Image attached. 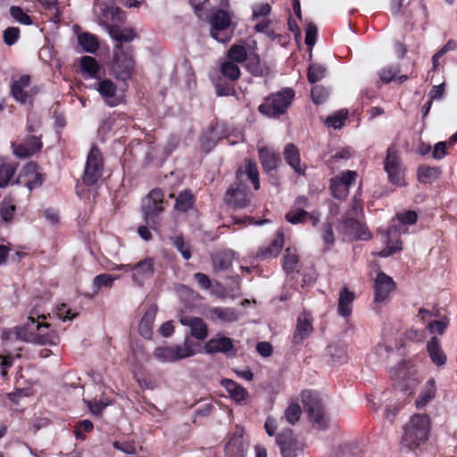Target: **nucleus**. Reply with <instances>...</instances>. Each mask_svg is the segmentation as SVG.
Wrapping results in <instances>:
<instances>
[{
    "mask_svg": "<svg viewBox=\"0 0 457 457\" xmlns=\"http://www.w3.org/2000/svg\"><path fill=\"white\" fill-rule=\"evenodd\" d=\"M220 4L221 8L212 9L209 17L210 36L219 43L227 44L234 35V13L228 10V0H220Z\"/></svg>",
    "mask_w": 457,
    "mask_h": 457,
    "instance_id": "1",
    "label": "nucleus"
},
{
    "mask_svg": "<svg viewBox=\"0 0 457 457\" xmlns=\"http://www.w3.org/2000/svg\"><path fill=\"white\" fill-rule=\"evenodd\" d=\"M403 429L402 445L410 451H415L428 440L431 420L426 414H414Z\"/></svg>",
    "mask_w": 457,
    "mask_h": 457,
    "instance_id": "2",
    "label": "nucleus"
},
{
    "mask_svg": "<svg viewBox=\"0 0 457 457\" xmlns=\"http://www.w3.org/2000/svg\"><path fill=\"white\" fill-rule=\"evenodd\" d=\"M398 224L391 225L382 233L383 242L386 247L378 253V256L386 258L402 250V241L400 235L405 232L404 225H413L416 223L418 216L413 211H407L396 215Z\"/></svg>",
    "mask_w": 457,
    "mask_h": 457,
    "instance_id": "3",
    "label": "nucleus"
},
{
    "mask_svg": "<svg viewBox=\"0 0 457 457\" xmlns=\"http://www.w3.org/2000/svg\"><path fill=\"white\" fill-rule=\"evenodd\" d=\"M17 338L37 345H56L59 343V336L56 331L50 329V324L46 322H26L21 328L16 329Z\"/></svg>",
    "mask_w": 457,
    "mask_h": 457,
    "instance_id": "4",
    "label": "nucleus"
},
{
    "mask_svg": "<svg viewBox=\"0 0 457 457\" xmlns=\"http://www.w3.org/2000/svg\"><path fill=\"white\" fill-rule=\"evenodd\" d=\"M164 193L161 188L151 190L143 200L141 210L143 218L153 229H157L161 225V216L164 211Z\"/></svg>",
    "mask_w": 457,
    "mask_h": 457,
    "instance_id": "5",
    "label": "nucleus"
},
{
    "mask_svg": "<svg viewBox=\"0 0 457 457\" xmlns=\"http://www.w3.org/2000/svg\"><path fill=\"white\" fill-rule=\"evenodd\" d=\"M294 97L295 91L290 87H286L268 96L258 110L268 117L278 118L287 112Z\"/></svg>",
    "mask_w": 457,
    "mask_h": 457,
    "instance_id": "6",
    "label": "nucleus"
},
{
    "mask_svg": "<svg viewBox=\"0 0 457 457\" xmlns=\"http://www.w3.org/2000/svg\"><path fill=\"white\" fill-rule=\"evenodd\" d=\"M302 403L315 428L325 429L328 427V417L317 392L312 390L303 391Z\"/></svg>",
    "mask_w": 457,
    "mask_h": 457,
    "instance_id": "7",
    "label": "nucleus"
},
{
    "mask_svg": "<svg viewBox=\"0 0 457 457\" xmlns=\"http://www.w3.org/2000/svg\"><path fill=\"white\" fill-rule=\"evenodd\" d=\"M135 71V60L131 46H119L114 50L112 71L115 77L120 80L130 79Z\"/></svg>",
    "mask_w": 457,
    "mask_h": 457,
    "instance_id": "8",
    "label": "nucleus"
},
{
    "mask_svg": "<svg viewBox=\"0 0 457 457\" xmlns=\"http://www.w3.org/2000/svg\"><path fill=\"white\" fill-rule=\"evenodd\" d=\"M195 354L192 342L186 338L182 345L156 347L153 353L154 359L161 362H176Z\"/></svg>",
    "mask_w": 457,
    "mask_h": 457,
    "instance_id": "9",
    "label": "nucleus"
},
{
    "mask_svg": "<svg viewBox=\"0 0 457 457\" xmlns=\"http://www.w3.org/2000/svg\"><path fill=\"white\" fill-rule=\"evenodd\" d=\"M384 169L391 183L402 187L405 185L404 168L403 166L400 152L395 145H390L386 150L384 160Z\"/></svg>",
    "mask_w": 457,
    "mask_h": 457,
    "instance_id": "10",
    "label": "nucleus"
},
{
    "mask_svg": "<svg viewBox=\"0 0 457 457\" xmlns=\"http://www.w3.org/2000/svg\"><path fill=\"white\" fill-rule=\"evenodd\" d=\"M104 162L99 149L93 146L87 154L86 167L83 175V182L87 186H93L103 175Z\"/></svg>",
    "mask_w": 457,
    "mask_h": 457,
    "instance_id": "11",
    "label": "nucleus"
},
{
    "mask_svg": "<svg viewBox=\"0 0 457 457\" xmlns=\"http://www.w3.org/2000/svg\"><path fill=\"white\" fill-rule=\"evenodd\" d=\"M276 442L280 448L282 457H298L303 449V444L293 435L291 429L278 433Z\"/></svg>",
    "mask_w": 457,
    "mask_h": 457,
    "instance_id": "12",
    "label": "nucleus"
},
{
    "mask_svg": "<svg viewBox=\"0 0 457 457\" xmlns=\"http://www.w3.org/2000/svg\"><path fill=\"white\" fill-rule=\"evenodd\" d=\"M252 194L245 187L231 185L224 195L226 204L234 208H245L249 206Z\"/></svg>",
    "mask_w": 457,
    "mask_h": 457,
    "instance_id": "13",
    "label": "nucleus"
},
{
    "mask_svg": "<svg viewBox=\"0 0 457 457\" xmlns=\"http://www.w3.org/2000/svg\"><path fill=\"white\" fill-rule=\"evenodd\" d=\"M257 150L264 172L270 173L278 168L281 163V157L278 152L266 145H259Z\"/></svg>",
    "mask_w": 457,
    "mask_h": 457,
    "instance_id": "14",
    "label": "nucleus"
},
{
    "mask_svg": "<svg viewBox=\"0 0 457 457\" xmlns=\"http://www.w3.org/2000/svg\"><path fill=\"white\" fill-rule=\"evenodd\" d=\"M133 269L132 280L141 287L144 286L145 280L151 278L154 274V259L152 257L145 258L134 264Z\"/></svg>",
    "mask_w": 457,
    "mask_h": 457,
    "instance_id": "15",
    "label": "nucleus"
},
{
    "mask_svg": "<svg viewBox=\"0 0 457 457\" xmlns=\"http://www.w3.org/2000/svg\"><path fill=\"white\" fill-rule=\"evenodd\" d=\"M395 288V283L391 277L380 271L374 281L375 302H384Z\"/></svg>",
    "mask_w": 457,
    "mask_h": 457,
    "instance_id": "16",
    "label": "nucleus"
},
{
    "mask_svg": "<svg viewBox=\"0 0 457 457\" xmlns=\"http://www.w3.org/2000/svg\"><path fill=\"white\" fill-rule=\"evenodd\" d=\"M179 322L190 328V334L197 340H204L208 337V327L202 318L180 314Z\"/></svg>",
    "mask_w": 457,
    "mask_h": 457,
    "instance_id": "17",
    "label": "nucleus"
},
{
    "mask_svg": "<svg viewBox=\"0 0 457 457\" xmlns=\"http://www.w3.org/2000/svg\"><path fill=\"white\" fill-rule=\"evenodd\" d=\"M40 137L29 135L23 143H12L13 154L20 158H27L37 153L42 148Z\"/></svg>",
    "mask_w": 457,
    "mask_h": 457,
    "instance_id": "18",
    "label": "nucleus"
},
{
    "mask_svg": "<svg viewBox=\"0 0 457 457\" xmlns=\"http://www.w3.org/2000/svg\"><path fill=\"white\" fill-rule=\"evenodd\" d=\"M313 330L312 319L309 313H303L298 317L295 330L293 336V344L297 345L303 344Z\"/></svg>",
    "mask_w": 457,
    "mask_h": 457,
    "instance_id": "19",
    "label": "nucleus"
},
{
    "mask_svg": "<svg viewBox=\"0 0 457 457\" xmlns=\"http://www.w3.org/2000/svg\"><path fill=\"white\" fill-rule=\"evenodd\" d=\"M108 33L112 39L116 42L114 50H117L120 46H129V44L137 37L133 29L120 28L117 25H110L108 27Z\"/></svg>",
    "mask_w": 457,
    "mask_h": 457,
    "instance_id": "20",
    "label": "nucleus"
},
{
    "mask_svg": "<svg viewBox=\"0 0 457 457\" xmlns=\"http://www.w3.org/2000/svg\"><path fill=\"white\" fill-rule=\"evenodd\" d=\"M96 89L109 106L114 107L120 103V98L116 95L117 87L111 79H104L96 82Z\"/></svg>",
    "mask_w": 457,
    "mask_h": 457,
    "instance_id": "21",
    "label": "nucleus"
},
{
    "mask_svg": "<svg viewBox=\"0 0 457 457\" xmlns=\"http://www.w3.org/2000/svg\"><path fill=\"white\" fill-rule=\"evenodd\" d=\"M283 155L286 162L294 170L298 175H304L306 165L302 164L300 158V152L296 145L288 143L285 145Z\"/></svg>",
    "mask_w": 457,
    "mask_h": 457,
    "instance_id": "22",
    "label": "nucleus"
},
{
    "mask_svg": "<svg viewBox=\"0 0 457 457\" xmlns=\"http://www.w3.org/2000/svg\"><path fill=\"white\" fill-rule=\"evenodd\" d=\"M207 317L214 322L233 323L238 320L239 312L230 307H212L207 311Z\"/></svg>",
    "mask_w": 457,
    "mask_h": 457,
    "instance_id": "23",
    "label": "nucleus"
},
{
    "mask_svg": "<svg viewBox=\"0 0 457 457\" xmlns=\"http://www.w3.org/2000/svg\"><path fill=\"white\" fill-rule=\"evenodd\" d=\"M236 175L237 180H239L240 182L248 179L251 181L255 190H258L260 188L258 167L256 163L253 162L252 160H245V166L243 168H239L237 170Z\"/></svg>",
    "mask_w": 457,
    "mask_h": 457,
    "instance_id": "24",
    "label": "nucleus"
},
{
    "mask_svg": "<svg viewBox=\"0 0 457 457\" xmlns=\"http://www.w3.org/2000/svg\"><path fill=\"white\" fill-rule=\"evenodd\" d=\"M248 443L242 435L235 434L225 446L227 457H246Z\"/></svg>",
    "mask_w": 457,
    "mask_h": 457,
    "instance_id": "25",
    "label": "nucleus"
},
{
    "mask_svg": "<svg viewBox=\"0 0 457 457\" xmlns=\"http://www.w3.org/2000/svg\"><path fill=\"white\" fill-rule=\"evenodd\" d=\"M427 351L431 361L437 367H442L446 363L447 356L443 350L440 341L436 337H433L427 343Z\"/></svg>",
    "mask_w": 457,
    "mask_h": 457,
    "instance_id": "26",
    "label": "nucleus"
},
{
    "mask_svg": "<svg viewBox=\"0 0 457 457\" xmlns=\"http://www.w3.org/2000/svg\"><path fill=\"white\" fill-rule=\"evenodd\" d=\"M437 391L436 382L435 378H430L421 387L415 404L418 409L427 406L435 397Z\"/></svg>",
    "mask_w": 457,
    "mask_h": 457,
    "instance_id": "27",
    "label": "nucleus"
},
{
    "mask_svg": "<svg viewBox=\"0 0 457 457\" xmlns=\"http://www.w3.org/2000/svg\"><path fill=\"white\" fill-rule=\"evenodd\" d=\"M234 258L235 253L230 249H226L212 254L211 260L213 270L215 272L228 270L232 266Z\"/></svg>",
    "mask_w": 457,
    "mask_h": 457,
    "instance_id": "28",
    "label": "nucleus"
},
{
    "mask_svg": "<svg viewBox=\"0 0 457 457\" xmlns=\"http://www.w3.org/2000/svg\"><path fill=\"white\" fill-rule=\"evenodd\" d=\"M29 84L30 77L29 75H22L18 80L13 81L11 93L17 102L25 104L30 99L31 96L24 91V88L28 87Z\"/></svg>",
    "mask_w": 457,
    "mask_h": 457,
    "instance_id": "29",
    "label": "nucleus"
},
{
    "mask_svg": "<svg viewBox=\"0 0 457 457\" xmlns=\"http://www.w3.org/2000/svg\"><path fill=\"white\" fill-rule=\"evenodd\" d=\"M157 307L156 305H151L145 312L143 318L140 320L138 326L139 334L146 338L150 339L153 335V325L156 317Z\"/></svg>",
    "mask_w": 457,
    "mask_h": 457,
    "instance_id": "30",
    "label": "nucleus"
},
{
    "mask_svg": "<svg viewBox=\"0 0 457 457\" xmlns=\"http://www.w3.org/2000/svg\"><path fill=\"white\" fill-rule=\"evenodd\" d=\"M220 385L229 394L230 397L237 403H241L242 402L245 401L249 395L245 387L232 379L224 378L220 381Z\"/></svg>",
    "mask_w": 457,
    "mask_h": 457,
    "instance_id": "31",
    "label": "nucleus"
},
{
    "mask_svg": "<svg viewBox=\"0 0 457 457\" xmlns=\"http://www.w3.org/2000/svg\"><path fill=\"white\" fill-rule=\"evenodd\" d=\"M24 176L27 178L24 180L19 179V183H23L29 190H33L40 187L43 183L42 175L37 171L36 163H29L24 168Z\"/></svg>",
    "mask_w": 457,
    "mask_h": 457,
    "instance_id": "32",
    "label": "nucleus"
},
{
    "mask_svg": "<svg viewBox=\"0 0 457 457\" xmlns=\"http://www.w3.org/2000/svg\"><path fill=\"white\" fill-rule=\"evenodd\" d=\"M284 236L283 233H278L277 237L272 242L265 247L261 248L256 253V257L259 259H266L270 257H276L283 248Z\"/></svg>",
    "mask_w": 457,
    "mask_h": 457,
    "instance_id": "33",
    "label": "nucleus"
},
{
    "mask_svg": "<svg viewBox=\"0 0 457 457\" xmlns=\"http://www.w3.org/2000/svg\"><path fill=\"white\" fill-rule=\"evenodd\" d=\"M233 347L232 340L227 337L212 338L205 344V351L208 353H228Z\"/></svg>",
    "mask_w": 457,
    "mask_h": 457,
    "instance_id": "34",
    "label": "nucleus"
},
{
    "mask_svg": "<svg viewBox=\"0 0 457 457\" xmlns=\"http://www.w3.org/2000/svg\"><path fill=\"white\" fill-rule=\"evenodd\" d=\"M354 295L347 287H344L339 294L337 313L342 317H348L352 313V305Z\"/></svg>",
    "mask_w": 457,
    "mask_h": 457,
    "instance_id": "35",
    "label": "nucleus"
},
{
    "mask_svg": "<svg viewBox=\"0 0 457 457\" xmlns=\"http://www.w3.org/2000/svg\"><path fill=\"white\" fill-rule=\"evenodd\" d=\"M344 225L346 228L350 229L351 233L355 235L357 239L368 240L371 237L368 228L353 218H345L344 220Z\"/></svg>",
    "mask_w": 457,
    "mask_h": 457,
    "instance_id": "36",
    "label": "nucleus"
},
{
    "mask_svg": "<svg viewBox=\"0 0 457 457\" xmlns=\"http://www.w3.org/2000/svg\"><path fill=\"white\" fill-rule=\"evenodd\" d=\"M416 375V370L411 369L410 364L403 361L400 362L392 371H391V378L395 382H404L407 383L409 380H411V378L412 376Z\"/></svg>",
    "mask_w": 457,
    "mask_h": 457,
    "instance_id": "37",
    "label": "nucleus"
},
{
    "mask_svg": "<svg viewBox=\"0 0 457 457\" xmlns=\"http://www.w3.org/2000/svg\"><path fill=\"white\" fill-rule=\"evenodd\" d=\"M80 68L85 78L97 79L99 77L100 65L92 56L81 57Z\"/></svg>",
    "mask_w": 457,
    "mask_h": 457,
    "instance_id": "38",
    "label": "nucleus"
},
{
    "mask_svg": "<svg viewBox=\"0 0 457 457\" xmlns=\"http://www.w3.org/2000/svg\"><path fill=\"white\" fill-rule=\"evenodd\" d=\"M78 43L83 52L94 54L100 46L98 38L88 32H81L78 34Z\"/></svg>",
    "mask_w": 457,
    "mask_h": 457,
    "instance_id": "39",
    "label": "nucleus"
},
{
    "mask_svg": "<svg viewBox=\"0 0 457 457\" xmlns=\"http://www.w3.org/2000/svg\"><path fill=\"white\" fill-rule=\"evenodd\" d=\"M117 278V276H112L109 273H101L96 276L92 282L93 295H96L102 289L112 288Z\"/></svg>",
    "mask_w": 457,
    "mask_h": 457,
    "instance_id": "40",
    "label": "nucleus"
},
{
    "mask_svg": "<svg viewBox=\"0 0 457 457\" xmlns=\"http://www.w3.org/2000/svg\"><path fill=\"white\" fill-rule=\"evenodd\" d=\"M195 204V195L189 189L181 191L175 200L174 208L181 212L190 210Z\"/></svg>",
    "mask_w": 457,
    "mask_h": 457,
    "instance_id": "41",
    "label": "nucleus"
},
{
    "mask_svg": "<svg viewBox=\"0 0 457 457\" xmlns=\"http://www.w3.org/2000/svg\"><path fill=\"white\" fill-rule=\"evenodd\" d=\"M16 170V165L0 157V188L6 187Z\"/></svg>",
    "mask_w": 457,
    "mask_h": 457,
    "instance_id": "42",
    "label": "nucleus"
},
{
    "mask_svg": "<svg viewBox=\"0 0 457 457\" xmlns=\"http://www.w3.org/2000/svg\"><path fill=\"white\" fill-rule=\"evenodd\" d=\"M170 241L184 260H189L192 257L191 245L188 242L185 241L183 236L170 237Z\"/></svg>",
    "mask_w": 457,
    "mask_h": 457,
    "instance_id": "43",
    "label": "nucleus"
},
{
    "mask_svg": "<svg viewBox=\"0 0 457 457\" xmlns=\"http://www.w3.org/2000/svg\"><path fill=\"white\" fill-rule=\"evenodd\" d=\"M227 56L228 60L236 63H242L249 58L247 57L246 48L243 45H233L228 49Z\"/></svg>",
    "mask_w": 457,
    "mask_h": 457,
    "instance_id": "44",
    "label": "nucleus"
},
{
    "mask_svg": "<svg viewBox=\"0 0 457 457\" xmlns=\"http://www.w3.org/2000/svg\"><path fill=\"white\" fill-rule=\"evenodd\" d=\"M417 176L420 182H431L439 178L440 170L436 167L420 166Z\"/></svg>",
    "mask_w": 457,
    "mask_h": 457,
    "instance_id": "45",
    "label": "nucleus"
},
{
    "mask_svg": "<svg viewBox=\"0 0 457 457\" xmlns=\"http://www.w3.org/2000/svg\"><path fill=\"white\" fill-rule=\"evenodd\" d=\"M348 117L347 110H341L337 113L327 117L325 120V125L328 128H333L335 129H340L344 126L345 120Z\"/></svg>",
    "mask_w": 457,
    "mask_h": 457,
    "instance_id": "46",
    "label": "nucleus"
},
{
    "mask_svg": "<svg viewBox=\"0 0 457 457\" xmlns=\"http://www.w3.org/2000/svg\"><path fill=\"white\" fill-rule=\"evenodd\" d=\"M220 72L230 80H237L240 77V69L237 63L229 60L221 64Z\"/></svg>",
    "mask_w": 457,
    "mask_h": 457,
    "instance_id": "47",
    "label": "nucleus"
},
{
    "mask_svg": "<svg viewBox=\"0 0 457 457\" xmlns=\"http://www.w3.org/2000/svg\"><path fill=\"white\" fill-rule=\"evenodd\" d=\"M272 7L268 3H256L252 5V21L265 19L271 13Z\"/></svg>",
    "mask_w": 457,
    "mask_h": 457,
    "instance_id": "48",
    "label": "nucleus"
},
{
    "mask_svg": "<svg viewBox=\"0 0 457 457\" xmlns=\"http://www.w3.org/2000/svg\"><path fill=\"white\" fill-rule=\"evenodd\" d=\"M327 69L325 66L318 63H312L308 68L307 79L310 83L320 81L325 77Z\"/></svg>",
    "mask_w": 457,
    "mask_h": 457,
    "instance_id": "49",
    "label": "nucleus"
},
{
    "mask_svg": "<svg viewBox=\"0 0 457 457\" xmlns=\"http://www.w3.org/2000/svg\"><path fill=\"white\" fill-rule=\"evenodd\" d=\"M246 67L254 76H264L267 73V68L262 65L260 58L257 55L250 56L247 60Z\"/></svg>",
    "mask_w": 457,
    "mask_h": 457,
    "instance_id": "50",
    "label": "nucleus"
},
{
    "mask_svg": "<svg viewBox=\"0 0 457 457\" xmlns=\"http://www.w3.org/2000/svg\"><path fill=\"white\" fill-rule=\"evenodd\" d=\"M309 212L302 208H293L286 214V220L294 225L301 224L305 221Z\"/></svg>",
    "mask_w": 457,
    "mask_h": 457,
    "instance_id": "51",
    "label": "nucleus"
},
{
    "mask_svg": "<svg viewBox=\"0 0 457 457\" xmlns=\"http://www.w3.org/2000/svg\"><path fill=\"white\" fill-rule=\"evenodd\" d=\"M320 237L326 245V249L329 250L335 244V235L330 222H325L320 228Z\"/></svg>",
    "mask_w": 457,
    "mask_h": 457,
    "instance_id": "52",
    "label": "nucleus"
},
{
    "mask_svg": "<svg viewBox=\"0 0 457 457\" xmlns=\"http://www.w3.org/2000/svg\"><path fill=\"white\" fill-rule=\"evenodd\" d=\"M400 72L398 64H391L378 71V76L384 83H389L395 80V76Z\"/></svg>",
    "mask_w": 457,
    "mask_h": 457,
    "instance_id": "53",
    "label": "nucleus"
},
{
    "mask_svg": "<svg viewBox=\"0 0 457 457\" xmlns=\"http://www.w3.org/2000/svg\"><path fill=\"white\" fill-rule=\"evenodd\" d=\"M302 409L298 403H291L285 411V418L287 421L295 425L300 419Z\"/></svg>",
    "mask_w": 457,
    "mask_h": 457,
    "instance_id": "54",
    "label": "nucleus"
},
{
    "mask_svg": "<svg viewBox=\"0 0 457 457\" xmlns=\"http://www.w3.org/2000/svg\"><path fill=\"white\" fill-rule=\"evenodd\" d=\"M15 212V205L11 200L4 199L0 204V215L5 222L12 220Z\"/></svg>",
    "mask_w": 457,
    "mask_h": 457,
    "instance_id": "55",
    "label": "nucleus"
},
{
    "mask_svg": "<svg viewBox=\"0 0 457 457\" xmlns=\"http://www.w3.org/2000/svg\"><path fill=\"white\" fill-rule=\"evenodd\" d=\"M298 263V257L295 253L291 252V250L288 248L286 250V254L283 258V269L287 273L293 272L295 268L296 264Z\"/></svg>",
    "mask_w": 457,
    "mask_h": 457,
    "instance_id": "56",
    "label": "nucleus"
},
{
    "mask_svg": "<svg viewBox=\"0 0 457 457\" xmlns=\"http://www.w3.org/2000/svg\"><path fill=\"white\" fill-rule=\"evenodd\" d=\"M12 17L18 22L24 25L32 24V20L20 6H12L10 8Z\"/></svg>",
    "mask_w": 457,
    "mask_h": 457,
    "instance_id": "57",
    "label": "nucleus"
},
{
    "mask_svg": "<svg viewBox=\"0 0 457 457\" xmlns=\"http://www.w3.org/2000/svg\"><path fill=\"white\" fill-rule=\"evenodd\" d=\"M330 190L333 196L338 199L345 197L348 194V189L345 186H343L340 180L336 178L330 179Z\"/></svg>",
    "mask_w": 457,
    "mask_h": 457,
    "instance_id": "58",
    "label": "nucleus"
},
{
    "mask_svg": "<svg viewBox=\"0 0 457 457\" xmlns=\"http://www.w3.org/2000/svg\"><path fill=\"white\" fill-rule=\"evenodd\" d=\"M94 428L93 423L88 420H83L79 421L74 429V435L76 438L83 440L85 438V433L90 432Z\"/></svg>",
    "mask_w": 457,
    "mask_h": 457,
    "instance_id": "59",
    "label": "nucleus"
},
{
    "mask_svg": "<svg viewBox=\"0 0 457 457\" xmlns=\"http://www.w3.org/2000/svg\"><path fill=\"white\" fill-rule=\"evenodd\" d=\"M328 353L335 361L343 362L346 360V351L344 346L337 345H329Z\"/></svg>",
    "mask_w": 457,
    "mask_h": 457,
    "instance_id": "60",
    "label": "nucleus"
},
{
    "mask_svg": "<svg viewBox=\"0 0 457 457\" xmlns=\"http://www.w3.org/2000/svg\"><path fill=\"white\" fill-rule=\"evenodd\" d=\"M110 404H112L110 401L94 400L87 402V405L89 411L94 415H100L102 411Z\"/></svg>",
    "mask_w": 457,
    "mask_h": 457,
    "instance_id": "61",
    "label": "nucleus"
},
{
    "mask_svg": "<svg viewBox=\"0 0 457 457\" xmlns=\"http://www.w3.org/2000/svg\"><path fill=\"white\" fill-rule=\"evenodd\" d=\"M77 313L73 312L71 308L62 303L56 307V316L62 321L71 320L76 317Z\"/></svg>",
    "mask_w": 457,
    "mask_h": 457,
    "instance_id": "62",
    "label": "nucleus"
},
{
    "mask_svg": "<svg viewBox=\"0 0 457 457\" xmlns=\"http://www.w3.org/2000/svg\"><path fill=\"white\" fill-rule=\"evenodd\" d=\"M20 29L16 27H9L4 31V41L7 46H12L18 40Z\"/></svg>",
    "mask_w": 457,
    "mask_h": 457,
    "instance_id": "63",
    "label": "nucleus"
},
{
    "mask_svg": "<svg viewBox=\"0 0 457 457\" xmlns=\"http://www.w3.org/2000/svg\"><path fill=\"white\" fill-rule=\"evenodd\" d=\"M449 324V320L445 318L440 320H434L428 323V329L431 333L444 334L445 328Z\"/></svg>",
    "mask_w": 457,
    "mask_h": 457,
    "instance_id": "64",
    "label": "nucleus"
}]
</instances>
